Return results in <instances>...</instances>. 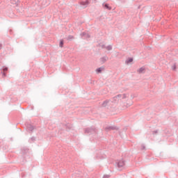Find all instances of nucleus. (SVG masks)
Masks as SVG:
<instances>
[{
	"label": "nucleus",
	"instance_id": "10",
	"mask_svg": "<svg viewBox=\"0 0 178 178\" xmlns=\"http://www.w3.org/2000/svg\"><path fill=\"white\" fill-rule=\"evenodd\" d=\"M4 76H6L5 74H3Z\"/></svg>",
	"mask_w": 178,
	"mask_h": 178
},
{
	"label": "nucleus",
	"instance_id": "11",
	"mask_svg": "<svg viewBox=\"0 0 178 178\" xmlns=\"http://www.w3.org/2000/svg\"><path fill=\"white\" fill-rule=\"evenodd\" d=\"M118 97H120V95H118Z\"/></svg>",
	"mask_w": 178,
	"mask_h": 178
},
{
	"label": "nucleus",
	"instance_id": "1",
	"mask_svg": "<svg viewBox=\"0 0 178 178\" xmlns=\"http://www.w3.org/2000/svg\"><path fill=\"white\" fill-rule=\"evenodd\" d=\"M126 165V163L124 162V160H120L118 162V167L119 168H123Z\"/></svg>",
	"mask_w": 178,
	"mask_h": 178
},
{
	"label": "nucleus",
	"instance_id": "6",
	"mask_svg": "<svg viewBox=\"0 0 178 178\" xmlns=\"http://www.w3.org/2000/svg\"><path fill=\"white\" fill-rule=\"evenodd\" d=\"M60 47L62 48V47H63V41H60Z\"/></svg>",
	"mask_w": 178,
	"mask_h": 178
},
{
	"label": "nucleus",
	"instance_id": "8",
	"mask_svg": "<svg viewBox=\"0 0 178 178\" xmlns=\"http://www.w3.org/2000/svg\"><path fill=\"white\" fill-rule=\"evenodd\" d=\"M97 72H98V73H100V72H101V68L97 69Z\"/></svg>",
	"mask_w": 178,
	"mask_h": 178
},
{
	"label": "nucleus",
	"instance_id": "4",
	"mask_svg": "<svg viewBox=\"0 0 178 178\" xmlns=\"http://www.w3.org/2000/svg\"><path fill=\"white\" fill-rule=\"evenodd\" d=\"M131 62H133V58H129V59L127 60V64L131 63Z\"/></svg>",
	"mask_w": 178,
	"mask_h": 178
},
{
	"label": "nucleus",
	"instance_id": "5",
	"mask_svg": "<svg viewBox=\"0 0 178 178\" xmlns=\"http://www.w3.org/2000/svg\"><path fill=\"white\" fill-rule=\"evenodd\" d=\"M172 70H176V65H173L172 66Z\"/></svg>",
	"mask_w": 178,
	"mask_h": 178
},
{
	"label": "nucleus",
	"instance_id": "3",
	"mask_svg": "<svg viewBox=\"0 0 178 178\" xmlns=\"http://www.w3.org/2000/svg\"><path fill=\"white\" fill-rule=\"evenodd\" d=\"M108 104H111V101H106L103 103V106H106Z\"/></svg>",
	"mask_w": 178,
	"mask_h": 178
},
{
	"label": "nucleus",
	"instance_id": "9",
	"mask_svg": "<svg viewBox=\"0 0 178 178\" xmlns=\"http://www.w3.org/2000/svg\"><path fill=\"white\" fill-rule=\"evenodd\" d=\"M3 70L5 71L8 70V67L4 68Z\"/></svg>",
	"mask_w": 178,
	"mask_h": 178
},
{
	"label": "nucleus",
	"instance_id": "7",
	"mask_svg": "<svg viewBox=\"0 0 178 178\" xmlns=\"http://www.w3.org/2000/svg\"><path fill=\"white\" fill-rule=\"evenodd\" d=\"M105 8H106L107 9H109V6L108 4H105Z\"/></svg>",
	"mask_w": 178,
	"mask_h": 178
},
{
	"label": "nucleus",
	"instance_id": "2",
	"mask_svg": "<svg viewBox=\"0 0 178 178\" xmlns=\"http://www.w3.org/2000/svg\"><path fill=\"white\" fill-rule=\"evenodd\" d=\"M145 71V68L144 67H142L138 70V72L139 73H144Z\"/></svg>",
	"mask_w": 178,
	"mask_h": 178
}]
</instances>
